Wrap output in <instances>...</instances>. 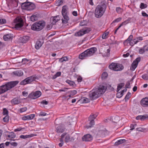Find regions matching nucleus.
<instances>
[{"label":"nucleus","instance_id":"30","mask_svg":"<svg viewBox=\"0 0 148 148\" xmlns=\"http://www.w3.org/2000/svg\"><path fill=\"white\" fill-rule=\"evenodd\" d=\"M66 133H64L62 134L61 135V138L60 139V141L61 143H59V147H61L63 145L64 142L62 140V138H64V136L66 135Z\"/></svg>","mask_w":148,"mask_h":148},{"label":"nucleus","instance_id":"11","mask_svg":"<svg viewBox=\"0 0 148 148\" xmlns=\"http://www.w3.org/2000/svg\"><path fill=\"white\" fill-rule=\"evenodd\" d=\"M18 83V81L10 82L6 83L4 85L8 90L14 87Z\"/></svg>","mask_w":148,"mask_h":148},{"label":"nucleus","instance_id":"15","mask_svg":"<svg viewBox=\"0 0 148 148\" xmlns=\"http://www.w3.org/2000/svg\"><path fill=\"white\" fill-rule=\"evenodd\" d=\"M44 43L43 40L42 39H38L36 42L35 47L37 49H39L42 46Z\"/></svg>","mask_w":148,"mask_h":148},{"label":"nucleus","instance_id":"26","mask_svg":"<svg viewBox=\"0 0 148 148\" xmlns=\"http://www.w3.org/2000/svg\"><path fill=\"white\" fill-rule=\"evenodd\" d=\"M12 73L17 76H21L23 75V72L21 70H17L13 72Z\"/></svg>","mask_w":148,"mask_h":148},{"label":"nucleus","instance_id":"57","mask_svg":"<svg viewBox=\"0 0 148 148\" xmlns=\"http://www.w3.org/2000/svg\"><path fill=\"white\" fill-rule=\"evenodd\" d=\"M121 18H119L116 19L115 20H114L113 21V23H115V22H119L121 21Z\"/></svg>","mask_w":148,"mask_h":148},{"label":"nucleus","instance_id":"36","mask_svg":"<svg viewBox=\"0 0 148 148\" xmlns=\"http://www.w3.org/2000/svg\"><path fill=\"white\" fill-rule=\"evenodd\" d=\"M89 124V125H87L86 126V127L87 129L91 128L95 125L94 121H90Z\"/></svg>","mask_w":148,"mask_h":148},{"label":"nucleus","instance_id":"43","mask_svg":"<svg viewBox=\"0 0 148 148\" xmlns=\"http://www.w3.org/2000/svg\"><path fill=\"white\" fill-rule=\"evenodd\" d=\"M142 77L145 80H148V74H145L143 75Z\"/></svg>","mask_w":148,"mask_h":148},{"label":"nucleus","instance_id":"38","mask_svg":"<svg viewBox=\"0 0 148 148\" xmlns=\"http://www.w3.org/2000/svg\"><path fill=\"white\" fill-rule=\"evenodd\" d=\"M119 117L116 116L114 117H110L109 118H107L106 119V120H119Z\"/></svg>","mask_w":148,"mask_h":148},{"label":"nucleus","instance_id":"44","mask_svg":"<svg viewBox=\"0 0 148 148\" xmlns=\"http://www.w3.org/2000/svg\"><path fill=\"white\" fill-rule=\"evenodd\" d=\"M133 38V36L132 35H130L129 38L124 42V43H125L126 42H129L132 40V39Z\"/></svg>","mask_w":148,"mask_h":148},{"label":"nucleus","instance_id":"32","mask_svg":"<svg viewBox=\"0 0 148 148\" xmlns=\"http://www.w3.org/2000/svg\"><path fill=\"white\" fill-rule=\"evenodd\" d=\"M126 142L125 139H120L117 140L115 143V145H118L120 144L124 143Z\"/></svg>","mask_w":148,"mask_h":148},{"label":"nucleus","instance_id":"8","mask_svg":"<svg viewBox=\"0 0 148 148\" xmlns=\"http://www.w3.org/2000/svg\"><path fill=\"white\" fill-rule=\"evenodd\" d=\"M110 69L114 71H120L122 70L124 67L120 64L112 63L109 66Z\"/></svg>","mask_w":148,"mask_h":148},{"label":"nucleus","instance_id":"1","mask_svg":"<svg viewBox=\"0 0 148 148\" xmlns=\"http://www.w3.org/2000/svg\"><path fill=\"white\" fill-rule=\"evenodd\" d=\"M111 85L103 84L100 86L98 88L93 89L90 91L89 94V96L91 100H93L100 97L106 91L107 87H111Z\"/></svg>","mask_w":148,"mask_h":148},{"label":"nucleus","instance_id":"28","mask_svg":"<svg viewBox=\"0 0 148 148\" xmlns=\"http://www.w3.org/2000/svg\"><path fill=\"white\" fill-rule=\"evenodd\" d=\"M29 36H23V37L20 38V39L21 40V42L23 43H25L26 42L29 40Z\"/></svg>","mask_w":148,"mask_h":148},{"label":"nucleus","instance_id":"23","mask_svg":"<svg viewBox=\"0 0 148 148\" xmlns=\"http://www.w3.org/2000/svg\"><path fill=\"white\" fill-rule=\"evenodd\" d=\"M7 91L8 89L4 85L0 86V95L5 93Z\"/></svg>","mask_w":148,"mask_h":148},{"label":"nucleus","instance_id":"10","mask_svg":"<svg viewBox=\"0 0 148 148\" xmlns=\"http://www.w3.org/2000/svg\"><path fill=\"white\" fill-rule=\"evenodd\" d=\"M14 24L15 27L17 29L22 27L23 25V20L21 17H16L14 20Z\"/></svg>","mask_w":148,"mask_h":148},{"label":"nucleus","instance_id":"55","mask_svg":"<svg viewBox=\"0 0 148 148\" xmlns=\"http://www.w3.org/2000/svg\"><path fill=\"white\" fill-rule=\"evenodd\" d=\"M63 2L62 0H58L56 3V4L57 5H60L62 4Z\"/></svg>","mask_w":148,"mask_h":148},{"label":"nucleus","instance_id":"4","mask_svg":"<svg viewBox=\"0 0 148 148\" xmlns=\"http://www.w3.org/2000/svg\"><path fill=\"white\" fill-rule=\"evenodd\" d=\"M97 51V49L96 47L91 48L80 54L79 56V58L80 59H83L86 57L92 56Z\"/></svg>","mask_w":148,"mask_h":148},{"label":"nucleus","instance_id":"54","mask_svg":"<svg viewBox=\"0 0 148 148\" xmlns=\"http://www.w3.org/2000/svg\"><path fill=\"white\" fill-rule=\"evenodd\" d=\"M6 22V20L4 19H0V24H3L5 23Z\"/></svg>","mask_w":148,"mask_h":148},{"label":"nucleus","instance_id":"37","mask_svg":"<svg viewBox=\"0 0 148 148\" xmlns=\"http://www.w3.org/2000/svg\"><path fill=\"white\" fill-rule=\"evenodd\" d=\"M124 85V83H121L120 84H119L117 87V92H118L123 87Z\"/></svg>","mask_w":148,"mask_h":148},{"label":"nucleus","instance_id":"27","mask_svg":"<svg viewBox=\"0 0 148 148\" xmlns=\"http://www.w3.org/2000/svg\"><path fill=\"white\" fill-rule=\"evenodd\" d=\"M36 134H30L27 135H21L20 136V137L21 138H23L24 139H26L27 138H29L30 137H33L34 136H36Z\"/></svg>","mask_w":148,"mask_h":148},{"label":"nucleus","instance_id":"20","mask_svg":"<svg viewBox=\"0 0 148 148\" xmlns=\"http://www.w3.org/2000/svg\"><path fill=\"white\" fill-rule=\"evenodd\" d=\"M141 105L143 107H147L148 106V98L145 97L142 99L141 101Z\"/></svg>","mask_w":148,"mask_h":148},{"label":"nucleus","instance_id":"62","mask_svg":"<svg viewBox=\"0 0 148 148\" xmlns=\"http://www.w3.org/2000/svg\"><path fill=\"white\" fill-rule=\"evenodd\" d=\"M10 144L11 145L13 146L14 147L17 146V143H16L15 142H11L10 143Z\"/></svg>","mask_w":148,"mask_h":148},{"label":"nucleus","instance_id":"22","mask_svg":"<svg viewBox=\"0 0 148 148\" xmlns=\"http://www.w3.org/2000/svg\"><path fill=\"white\" fill-rule=\"evenodd\" d=\"M35 116V114H31L29 115L24 116L22 117L23 120H27L32 119Z\"/></svg>","mask_w":148,"mask_h":148},{"label":"nucleus","instance_id":"35","mask_svg":"<svg viewBox=\"0 0 148 148\" xmlns=\"http://www.w3.org/2000/svg\"><path fill=\"white\" fill-rule=\"evenodd\" d=\"M7 136L8 138L7 139L13 138L15 137L16 135L14 133L11 132L10 133L9 135H7Z\"/></svg>","mask_w":148,"mask_h":148},{"label":"nucleus","instance_id":"24","mask_svg":"<svg viewBox=\"0 0 148 148\" xmlns=\"http://www.w3.org/2000/svg\"><path fill=\"white\" fill-rule=\"evenodd\" d=\"M136 120L148 119V114H145L143 115H139L136 117Z\"/></svg>","mask_w":148,"mask_h":148},{"label":"nucleus","instance_id":"6","mask_svg":"<svg viewBox=\"0 0 148 148\" xmlns=\"http://www.w3.org/2000/svg\"><path fill=\"white\" fill-rule=\"evenodd\" d=\"M46 25L45 22L44 21H39L34 23L31 26L32 30L37 31L42 29Z\"/></svg>","mask_w":148,"mask_h":148},{"label":"nucleus","instance_id":"18","mask_svg":"<svg viewBox=\"0 0 148 148\" xmlns=\"http://www.w3.org/2000/svg\"><path fill=\"white\" fill-rule=\"evenodd\" d=\"M40 14L37 12L35 13L31 16L30 19L32 22H34L38 20V18L40 16Z\"/></svg>","mask_w":148,"mask_h":148},{"label":"nucleus","instance_id":"60","mask_svg":"<svg viewBox=\"0 0 148 148\" xmlns=\"http://www.w3.org/2000/svg\"><path fill=\"white\" fill-rule=\"evenodd\" d=\"M3 114L4 115L7 114H8V110L5 108L3 109Z\"/></svg>","mask_w":148,"mask_h":148},{"label":"nucleus","instance_id":"45","mask_svg":"<svg viewBox=\"0 0 148 148\" xmlns=\"http://www.w3.org/2000/svg\"><path fill=\"white\" fill-rule=\"evenodd\" d=\"M108 76V74L106 72H103L102 75L101 77L103 79H105Z\"/></svg>","mask_w":148,"mask_h":148},{"label":"nucleus","instance_id":"7","mask_svg":"<svg viewBox=\"0 0 148 148\" xmlns=\"http://www.w3.org/2000/svg\"><path fill=\"white\" fill-rule=\"evenodd\" d=\"M21 6L22 9L29 11L33 10L36 8L35 5L34 3L29 2L23 3Z\"/></svg>","mask_w":148,"mask_h":148},{"label":"nucleus","instance_id":"49","mask_svg":"<svg viewBox=\"0 0 148 148\" xmlns=\"http://www.w3.org/2000/svg\"><path fill=\"white\" fill-rule=\"evenodd\" d=\"M147 7V5L146 4H145L143 3H141L140 8L141 9H143L144 8H145Z\"/></svg>","mask_w":148,"mask_h":148},{"label":"nucleus","instance_id":"56","mask_svg":"<svg viewBox=\"0 0 148 148\" xmlns=\"http://www.w3.org/2000/svg\"><path fill=\"white\" fill-rule=\"evenodd\" d=\"M131 95V93L130 92H128L127 94L125 97V100L126 101L129 99L130 96Z\"/></svg>","mask_w":148,"mask_h":148},{"label":"nucleus","instance_id":"29","mask_svg":"<svg viewBox=\"0 0 148 148\" xmlns=\"http://www.w3.org/2000/svg\"><path fill=\"white\" fill-rule=\"evenodd\" d=\"M3 38L5 41H8L12 40V35L10 34L4 35L3 37Z\"/></svg>","mask_w":148,"mask_h":148},{"label":"nucleus","instance_id":"9","mask_svg":"<svg viewBox=\"0 0 148 148\" xmlns=\"http://www.w3.org/2000/svg\"><path fill=\"white\" fill-rule=\"evenodd\" d=\"M38 80V77L34 76H32L26 78L21 82L20 84L21 85H25L27 84L33 82H36Z\"/></svg>","mask_w":148,"mask_h":148},{"label":"nucleus","instance_id":"17","mask_svg":"<svg viewBox=\"0 0 148 148\" xmlns=\"http://www.w3.org/2000/svg\"><path fill=\"white\" fill-rule=\"evenodd\" d=\"M64 126L63 124H61L56 129V131L57 133H61L64 132L65 130Z\"/></svg>","mask_w":148,"mask_h":148},{"label":"nucleus","instance_id":"40","mask_svg":"<svg viewBox=\"0 0 148 148\" xmlns=\"http://www.w3.org/2000/svg\"><path fill=\"white\" fill-rule=\"evenodd\" d=\"M66 82L69 84L70 86H73L75 84V83L72 81L71 80H67L66 81Z\"/></svg>","mask_w":148,"mask_h":148},{"label":"nucleus","instance_id":"2","mask_svg":"<svg viewBox=\"0 0 148 148\" xmlns=\"http://www.w3.org/2000/svg\"><path fill=\"white\" fill-rule=\"evenodd\" d=\"M106 7L107 5L105 3L97 5L95 10V16L97 18L101 17L106 11Z\"/></svg>","mask_w":148,"mask_h":148},{"label":"nucleus","instance_id":"46","mask_svg":"<svg viewBox=\"0 0 148 148\" xmlns=\"http://www.w3.org/2000/svg\"><path fill=\"white\" fill-rule=\"evenodd\" d=\"M61 73L60 72H57L55 75L53 77V79L56 78L57 77L60 76L61 75Z\"/></svg>","mask_w":148,"mask_h":148},{"label":"nucleus","instance_id":"41","mask_svg":"<svg viewBox=\"0 0 148 148\" xmlns=\"http://www.w3.org/2000/svg\"><path fill=\"white\" fill-rule=\"evenodd\" d=\"M109 32H107L106 33H104L102 36V38L103 39H105L107 38L108 35L109 34Z\"/></svg>","mask_w":148,"mask_h":148},{"label":"nucleus","instance_id":"39","mask_svg":"<svg viewBox=\"0 0 148 148\" xmlns=\"http://www.w3.org/2000/svg\"><path fill=\"white\" fill-rule=\"evenodd\" d=\"M73 122L71 121L70 122V121H67L65 123V125H64L66 126H69L70 125H72L73 124Z\"/></svg>","mask_w":148,"mask_h":148},{"label":"nucleus","instance_id":"59","mask_svg":"<svg viewBox=\"0 0 148 148\" xmlns=\"http://www.w3.org/2000/svg\"><path fill=\"white\" fill-rule=\"evenodd\" d=\"M42 104L47 105L48 104V102L47 101L43 100L40 102Z\"/></svg>","mask_w":148,"mask_h":148},{"label":"nucleus","instance_id":"50","mask_svg":"<svg viewBox=\"0 0 148 148\" xmlns=\"http://www.w3.org/2000/svg\"><path fill=\"white\" fill-rule=\"evenodd\" d=\"M27 108L26 107H24L21 108L20 109V111L21 113H22V112H23L25 111H26L27 110Z\"/></svg>","mask_w":148,"mask_h":148},{"label":"nucleus","instance_id":"25","mask_svg":"<svg viewBox=\"0 0 148 148\" xmlns=\"http://www.w3.org/2000/svg\"><path fill=\"white\" fill-rule=\"evenodd\" d=\"M64 18L62 19V23L63 24H66L68 23V21L69 20V18L67 14L65 15H62Z\"/></svg>","mask_w":148,"mask_h":148},{"label":"nucleus","instance_id":"14","mask_svg":"<svg viewBox=\"0 0 148 148\" xmlns=\"http://www.w3.org/2000/svg\"><path fill=\"white\" fill-rule=\"evenodd\" d=\"M140 58H138L136 59L134 61L130 67V70L132 71H134L135 68L137 67L138 63L140 61Z\"/></svg>","mask_w":148,"mask_h":148},{"label":"nucleus","instance_id":"21","mask_svg":"<svg viewBox=\"0 0 148 148\" xmlns=\"http://www.w3.org/2000/svg\"><path fill=\"white\" fill-rule=\"evenodd\" d=\"M21 99L18 97H15L11 101V103L14 105H16L21 103Z\"/></svg>","mask_w":148,"mask_h":148},{"label":"nucleus","instance_id":"5","mask_svg":"<svg viewBox=\"0 0 148 148\" xmlns=\"http://www.w3.org/2000/svg\"><path fill=\"white\" fill-rule=\"evenodd\" d=\"M97 51V49L96 47L91 48L80 54L79 56V58L80 59H83L86 57L92 56Z\"/></svg>","mask_w":148,"mask_h":148},{"label":"nucleus","instance_id":"58","mask_svg":"<svg viewBox=\"0 0 148 148\" xmlns=\"http://www.w3.org/2000/svg\"><path fill=\"white\" fill-rule=\"evenodd\" d=\"M137 130L139 131H141V132H145V130H146L145 129L141 128L140 127L139 128H137Z\"/></svg>","mask_w":148,"mask_h":148},{"label":"nucleus","instance_id":"61","mask_svg":"<svg viewBox=\"0 0 148 148\" xmlns=\"http://www.w3.org/2000/svg\"><path fill=\"white\" fill-rule=\"evenodd\" d=\"M7 97V95H4L3 96H2L1 97V100L2 101H4L5 100V98H6Z\"/></svg>","mask_w":148,"mask_h":148},{"label":"nucleus","instance_id":"47","mask_svg":"<svg viewBox=\"0 0 148 148\" xmlns=\"http://www.w3.org/2000/svg\"><path fill=\"white\" fill-rule=\"evenodd\" d=\"M118 93L116 95L117 97L120 98L123 95V94L121 92H117Z\"/></svg>","mask_w":148,"mask_h":148},{"label":"nucleus","instance_id":"13","mask_svg":"<svg viewBox=\"0 0 148 148\" xmlns=\"http://www.w3.org/2000/svg\"><path fill=\"white\" fill-rule=\"evenodd\" d=\"M91 30L90 28L83 29L77 33V35L79 36H82L85 34L88 33Z\"/></svg>","mask_w":148,"mask_h":148},{"label":"nucleus","instance_id":"3","mask_svg":"<svg viewBox=\"0 0 148 148\" xmlns=\"http://www.w3.org/2000/svg\"><path fill=\"white\" fill-rule=\"evenodd\" d=\"M92 132L97 136L101 137L106 134L107 130L103 126L99 125L93 130Z\"/></svg>","mask_w":148,"mask_h":148},{"label":"nucleus","instance_id":"52","mask_svg":"<svg viewBox=\"0 0 148 148\" xmlns=\"http://www.w3.org/2000/svg\"><path fill=\"white\" fill-rule=\"evenodd\" d=\"M77 91L76 90H73V91H70L69 93H71L72 96H73L77 93Z\"/></svg>","mask_w":148,"mask_h":148},{"label":"nucleus","instance_id":"51","mask_svg":"<svg viewBox=\"0 0 148 148\" xmlns=\"http://www.w3.org/2000/svg\"><path fill=\"white\" fill-rule=\"evenodd\" d=\"M145 52L144 49L143 47L140 49L139 51V53L140 54L143 53Z\"/></svg>","mask_w":148,"mask_h":148},{"label":"nucleus","instance_id":"16","mask_svg":"<svg viewBox=\"0 0 148 148\" xmlns=\"http://www.w3.org/2000/svg\"><path fill=\"white\" fill-rule=\"evenodd\" d=\"M60 17L59 16L52 17L50 18V21L53 25L55 24L58 21L60 20Z\"/></svg>","mask_w":148,"mask_h":148},{"label":"nucleus","instance_id":"48","mask_svg":"<svg viewBox=\"0 0 148 148\" xmlns=\"http://www.w3.org/2000/svg\"><path fill=\"white\" fill-rule=\"evenodd\" d=\"M87 22L85 21H81L80 23V25L81 26H84L86 25Z\"/></svg>","mask_w":148,"mask_h":148},{"label":"nucleus","instance_id":"31","mask_svg":"<svg viewBox=\"0 0 148 148\" xmlns=\"http://www.w3.org/2000/svg\"><path fill=\"white\" fill-rule=\"evenodd\" d=\"M67 7L66 5H64L63 7L62 12V15H64L67 14Z\"/></svg>","mask_w":148,"mask_h":148},{"label":"nucleus","instance_id":"19","mask_svg":"<svg viewBox=\"0 0 148 148\" xmlns=\"http://www.w3.org/2000/svg\"><path fill=\"white\" fill-rule=\"evenodd\" d=\"M82 140L85 141H89L92 140V136L89 134L84 135L82 138Z\"/></svg>","mask_w":148,"mask_h":148},{"label":"nucleus","instance_id":"53","mask_svg":"<svg viewBox=\"0 0 148 148\" xmlns=\"http://www.w3.org/2000/svg\"><path fill=\"white\" fill-rule=\"evenodd\" d=\"M116 12L119 13H120L122 12V9L120 7H118L116 8Z\"/></svg>","mask_w":148,"mask_h":148},{"label":"nucleus","instance_id":"12","mask_svg":"<svg viewBox=\"0 0 148 148\" xmlns=\"http://www.w3.org/2000/svg\"><path fill=\"white\" fill-rule=\"evenodd\" d=\"M41 95V92L38 90L32 92L29 95V97L31 99H34L37 98L39 97Z\"/></svg>","mask_w":148,"mask_h":148},{"label":"nucleus","instance_id":"33","mask_svg":"<svg viewBox=\"0 0 148 148\" xmlns=\"http://www.w3.org/2000/svg\"><path fill=\"white\" fill-rule=\"evenodd\" d=\"M79 101H81L82 103H86L90 102V100L89 99L84 97L82 98Z\"/></svg>","mask_w":148,"mask_h":148},{"label":"nucleus","instance_id":"64","mask_svg":"<svg viewBox=\"0 0 148 148\" xmlns=\"http://www.w3.org/2000/svg\"><path fill=\"white\" fill-rule=\"evenodd\" d=\"M143 48H144L145 51H148V45H145L143 47Z\"/></svg>","mask_w":148,"mask_h":148},{"label":"nucleus","instance_id":"42","mask_svg":"<svg viewBox=\"0 0 148 148\" xmlns=\"http://www.w3.org/2000/svg\"><path fill=\"white\" fill-rule=\"evenodd\" d=\"M70 136L69 135H67L65 138V141L66 142H68L70 141Z\"/></svg>","mask_w":148,"mask_h":148},{"label":"nucleus","instance_id":"63","mask_svg":"<svg viewBox=\"0 0 148 148\" xmlns=\"http://www.w3.org/2000/svg\"><path fill=\"white\" fill-rule=\"evenodd\" d=\"M52 27V25L51 24L47 25V30H50L51 28Z\"/></svg>","mask_w":148,"mask_h":148},{"label":"nucleus","instance_id":"34","mask_svg":"<svg viewBox=\"0 0 148 148\" xmlns=\"http://www.w3.org/2000/svg\"><path fill=\"white\" fill-rule=\"evenodd\" d=\"M97 116V115L92 114L88 117V120H94L96 119Z\"/></svg>","mask_w":148,"mask_h":148}]
</instances>
